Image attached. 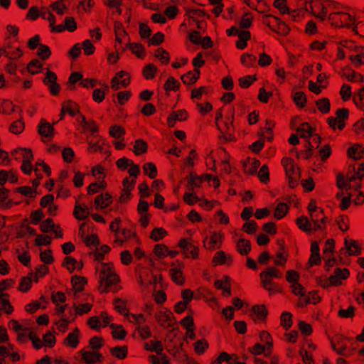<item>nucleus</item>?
Listing matches in <instances>:
<instances>
[{
	"mask_svg": "<svg viewBox=\"0 0 364 364\" xmlns=\"http://www.w3.org/2000/svg\"><path fill=\"white\" fill-rule=\"evenodd\" d=\"M224 237L221 232H213L210 235V241L208 242V237L203 240L204 247L208 250H213L215 247H219Z\"/></svg>",
	"mask_w": 364,
	"mask_h": 364,
	"instance_id": "nucleus-7",
	"label": "nucleus"
},
{
	"mask_svg": "<svg viewBox=\"0 0 364 364\" xmlns=\"http://www.w3.org/2000/svg\"><path fill=\"white\" fill-rule=\"evenodd\" d=\"M73 215L76 219L84 220L90 215V210L86 205H81L76 203L73 210Z\"/></svg>",
	"mask_w": 364,
	"mask_h": 364,
	"instance_id": "nucleus-25",
	"label": "nucleus"
},
{
	"mask_svg": "<svg viewBox=\"0 0 364 364\" xmlns=\"http://www.w3.org/2000/svg\"><path fill=\"white\" fill-rule=\"evenodd\" d=\"M110 353L114 357L118 359H124L127 355L128 348L126 346H115L110 349Z\"/></svg>",
	"mask_w": 364,
	"mask_h": 364,
	"instance_id": "nucleus-37",
	"label": "nucleus"
},
{
	"mask_svg": "<svg viewBox=\"0 0 364 364\" xmlns=\"http://www.w3.org/2000/svg\"><path fill=\"white\" fill-rule=\"evenodd\" d=\"M96 270L99 272V290L102 293L107 292L109 286L117 283L119 277L112 263L99 264L96 266Z\"/></svg>",
	"mask_w": 364,
	"mask_h": 364,
	"instance_id": "nucleus-4",
	"label": "nucleus"
},
{
	"mask_svg": "<svg viewBox=\"0 0 364 364\" xmlns=\"http://www.w3.org/2000/svg\"><path fill=\"white\" fill-rule=\"evenodd\" d=\"M259 338L261 341L266 346V348H267L268 353L266 354V356H269L272 348V338L271 335L267 331H263L260 332Z\"/></svg>",
	"mask_w": 364,
	"mask_h": 364,
	"instance_id": "nucleus-38",
	"label": "nucleus"
},
{
	"mask_svg": "<svg viewBox=\"0 0 364 364\" xmlns=\"http://www.w3.org/2000/svg\"><path fill=\"white\" fill-rule=\"evenodd\" d=\"M158 323L164 327H169L173 326L172 313L168 309H161L155 315Z\"/></svg>",
	"mask_w": 364,
	"mask_h": 364,
	"instance_id": "nucleus-8",
	"label": "nucleus"
},
{
	"mask_svg": "<svg viewBox=\"0 0 364 364\" xmlns=\"http://www.w3.org/2000/svg\"><path fill=\"white\" fill-rule=\"evenodd\" d=\"M113 304H114V309L119 313H120L121 314H123L124 316L127 314L128 309L127 307V301H124L122 299L117 298V299H114Z\"/></svg>",
	"mask_w": 364,
	"mask_h": 364,
	"instance_id": "nucleus-52",
	"label": "nucleus"
},
{
	"mask_svg": "<svg viewBox=\"0 0 364 364\" xmlns=\"http://www.w3.org/2000/svg\"><path fill=\"white\" fill-rule=\"evenodd\" d=\"M71 282L75 291L80 292L83 289L85 284L87 283V279L84 277L73 276Z\"/></svg>",
	"mask_w": 364,
	"mask_h": 364,
	"instance_id": "nucleus-40",
	"label": "nucleus"
},
{
	"mask_svg": "<svg viewBox=\"0 0 364 364\" xmlns=\"http://www.w3.org/2000/svg\"><path fill=\"white\" fill-rule=\"evenodd\" d=\"M298 6L299 7L296 9H289V12H287V14L294 21H296L297 18L303 17L306 14V10H304L301 6H300L299 4Z\"/></svg>",
	"mask_w": 364,
	"mask_h": 364,
	"instance_id": "nucleus-61",
	"label": "nucleus"
},
{
	"mask_svg": "<svg viewBox=\"0 0 364 364\" xmlns=\"http://www.w3.org/2000/svg\"><path fill=\"white\" fill-rule=\"evenodd\" d=\"M158 69L154 64L149 63L143 69V75L146 80H151L154 77Z\"/></svg>",
	"mask_w": 364,
	"mask_h": 364,
	"instance_id": "nucleus-46",
	"label": "nucleus"
},
{
	"mask_svg": "<svg viewBox=\"0 0 364 364\" xmlns=\"http://www.w3.org/2000/svg\"><path fill=\"white\" fill-rule=\"evenodd\" d=\"M112 203L111 196L106 193L97 196L95 200V208H105Z\"/></svg>",
	"mask_w": 364,
	"mask_h": 364,
	"instance_id": "nucleus-23",
	"label": "nucleus"
},
{
	"mask_svg": "<svg viewBox=\"0 0 364 364\" xmlns=\"http://www.w3.org/2000/svg\"><path fill=\"white\" fill-rule=\"evenodd\" d=\"M80 336V331L77 328H75L72 332L69 333L63 341V344L71 348H76L79 344V338Z\"/></svg>",
	"mask_w": 364,
	"mask_h": 364,
	"instance_id": "nucleus-13",
	"label": "nucleus"
},
{
	"mask_svg": "<svg viewBox=\"0 0 364 364\" xmlns=\"http://www.w3.org/2000/svg\"><path fill=\"white\" fill-rule=\"evenodd\" d=\"M237 250L242 255H247L251 250V245L249 240L240 239L237 242Z\"/></svg>",
	"mask_w": 364,
	"mask_h": 364,
	"instance_id": "nucleus-35",
	"label": "nucleus"
},
{
	"mask_svg": "<svg viewBox=\"0 0 364 364\" xmlns=\"http://www.w3.org/2000/svg\"><path fill=\"white\" fill-rule=\"evenodd\" d=\"M54 128L48 122L44 119H41L38 124V133L47 138H51L53 136Z\"/></svg>",
	"mask_w": 364,
	"mask_h": 364,
	"instance_id": "nucleus-19",
	"label": "nucleus"
},
{
	"mask_svg": "<svg viewBox=\"0 0 364 364\" xmlns=\"http://www.w3.org/2000/svg\"><path fill=\"white\" fill-rule=\"evenodd\" d=\"M63 112H66L71 116H75L78 111L77 105L72 101H66L63 103Z\"/></svg>",
	"mask_w": 364,
	"mask_h": 364,
	"instance_id": "nucleus-45",
	"label": "nucleus"
},
{
	"mask_svg": "<svg viewBox=\"0 0 364 364\" xmlns=\"http://www.w3.org/2000/svg\"><path fill=\"white\" fill-rule=\"evenodd\" d=\"M280 19L276 16L267 14L263 16L262 22L273 31L277 28Z\"/></svg>",
	"mask_w": 364,
	"mask_h": 364,
	"instance_id": "nucleus-33",
	"label": "nucleus"
},
{
	"mask_svg": "<svg viewBox=\"0 0 364 364\" xmlns=\"http://www.w3.org/2000/svg\"><path fill=\"white\" fill-rule=\"evenodd\" d=\"M161 357L158 358L154 355H151L149 356V360L152 364H170L168 357L163 354L160 355Z\"/></svg>",
	"mask_w": 364,
	"mask_h": 364,
	"instance_id": "nucleus-64",
	"label": "nucleus"
},
{
	"mask_svg": "<svg viewBox=\"0 0 364 364\" xmlns=\"http://www.w3.org/2000/svg\"><path fill=\"white\" fill-rule=\"evenodd\" d=\"M326 21L336 28H352L356 33H358V26L361 24L360 22L357 23L355 16L350 13L347 6L336 1Z\"/></svg>",
	"mask_w": 364,
	"mask_h": 364,
	"instance_id": "nucleus-2",
	"label": "nucleus"
},
{
	"mask_svg": "<svg viewBox=\"0 0 364 364\" xmlns=\"http://www.w3.org/2000/svg\"><path fill=\"white\" fill-rule=\"evenodd\" d=\"M130 83V76L126 71H120L117 73L112 79L111 87L114 90H118L121 87H126Z\"/></svg>",
	"mask_w": 364,
	"mask_h": 364,
	"instance_id": "nucleus-6",
	"label": "nucleus"
},
{
	"mask_svg": "<svg viewBox=\"0 0 364 364\" xmlns=\"http://www.w3.org/2000/svg\"><path fill=\"white\" fill-rule=\"evenodd\" d=\"M259 165V160L248 158L243 162L244 171L250 175L254 174L257 172Z\"/></svg>",
	"mask_w": 364,
	"mask_h": 364,
	"instance_id": "nucleus-20",
	"label": "nucleus"
},
{
	"mask_svg": "<svg viewBox=\"0 0 364 364\" xmlns=\"http://www.w3.org/2000/svg\"><path fill=\"white\" fill-rule=\"evenodd\" d=\"M110 327L113 329L112 334L114 338L122 340L125 337L127 332L121 325L114 323L110 324Z\"/></svg>",
	"mask_w": 364,
	"mask_h": 364,
	"instance_id": "nucleus-44",
	"label": "nucleus"
},
{
	"mask_svg": "<svg viewBox=\"0 0 364 364\" xmlns=\"http://www.w3.org/2000/svg\"><path fill=\"white\" fill-rule=\"evenodd\" d=\"M148 145L146 142L142 139H137L134 142L133 151L136 155H141L146 152Z\"/></svg>",
	"mask_w": 364,
	"mask_h": 364,
	"instance_id": "nucleus-41",
	"label": "nucleus"
},
{
	"mask_svg": "<svg viewBox=\"0 0 364 364\" xmlns=\"http://www.w3.org/2000/svg\"><path fill=\"white\" fill-rule=\"evenodd\" d=\"M334 248V240L332 239H328L325 244V247L323 248V259H326V265L328 267H331L335 263V259L331 258V253Z\"/></svg>",
	"mask_w": 364,
	"mask_h": 364,
	"instance_id": "nucleus-16",
	"label": "nucleus"
},
{
	"mask_svg": "<svg viewBox=\"0 0 364 364\" xmlns=\"http://www.w3.org/2000/svg\"><path fill=\"white\" fill-rule=\"evenodd\" d=\"M134 233L129 229H122L117 233L115 236L114 242L122 245L124 241L134 236Z\"/></svg>",
	"mask_w": 364,
	"mask_h": 364,
	"instance_id": "nucleus-31",
	"label": "nucleus"
},
{
	"mask_svg": "<svg viewBox=\"0 0 364 364\" xmlns=\"http://www.w3.org/2000/svg\"><path fill=\"white\" fill-rule=\"evenodd\" d=\"M92 305L90 303H85L80 305L73 304L75 313H73L75 317L76 316H82L84 314H87L92 309Z\"/></svg>",
	"mask_w": 364,
	"mask_h": 364,
	"instance_id": "nucleus-42",
	"label": "nucleus"
},
{
	"mask_svg": "<svg viewBox=\"0 0 364 364\" xmlns=\"http://www.w3.org/2000/svg\"><path fill=\"white\" fill-rule=\"evenodd\" d=\"M231 262V257L227 255L223 251L217 252L213 259L214 265L229 264Z\"/></svg>",
	"mask_w": 364,
	"mask_h": 364,
	"instance_id": "nucleus-29",
	"label": "nucleus"
},
{
	"mask_svg": "<svg viewBox=\"0 0 364 364\" xmlns=\"http://www.w3.org/2000/svg\"><path fill=\"white\" fill-rule=\"evenodd\" d=\"M316 105L318 109L322 114H327L330 112L331 103H330V100L326 97H323V98L318 100L316 102Z\"/></svg>",
	"mask_w": 364,
	"mask_h": 364,
	"instance_id": "nucleus-39",
	"label": "nucleus"
},
{
	"mask_svg": "<svg viewBox=\"0 0 364 364\" xmlns=\"http://www.w3.org/2000/svg\"><path fill=\"white\" fill-rule=\"evenodd\" d=\"M348 156L353 160H360L364 156V147L359 144H355L348 148Z\"/></svg>",
	"mask_w": 364,
	"mask_h": 364,
	"instance_id": "nucleus-18",
	"label": "nucleus"
},
{
	"mask_svg": "<svg viewBox=\"0 0 364 364\" xmlns=\"http://www.w3.org/2000/svg\"><path fill=\"white\" fill-rule=\"evenodd\" d=\"M0 112L10 114L14 112V105L13 102L9 100H3L0 102Z\"/></svg>",
	"mask_w": 364,
	"mask_h": 364,
	"instance_id": "nucleus-48",
	"label": "nucleus"
},
{
	"mask_svg": "<svg viewBox=\"0 0 364 364\" xmlns=\"http://www.w3.org/2000/svg\"><path fill=\"white\" fill-rule=\"evenodd\" d=\"M12 48L11 43H6L4 46L0 47V57L4 55L11 60H16L19 58L23 55V51L19 47L15 48L14 52H11L10 49Z\"/></svg>",
	"mask_w": 364,
	"mask_h": 364,
	"instance_id": "nucleus-11",
	"label": "nucleus"
},
{
	"mask_svg": "<svg viewBox=\"0 0 364 364\" xmlns=\"http://www.w3.org/2000/svg\"><path fill=\"white\" fill-rule=\"evenodd\" d=\"M155 255L158 257H165L168 256L169 253L168 248L163 244H157L155 245L154 249Z\"/></svg>",
	"mask_w": 364,
	"mask_h": 364,
	"instance_id": "nucleus-62",
	"label": "nucleus"
},
{
	"mask_svg": "<svg viewBox=\"0 0 364 364\" xmlns=\"http://www.w3.org/2000/svg\"><path fill=\"white\" fill-rule=\"evenodd\" d=\"M106 183L104 181L92 183L87 187L88 194L97 193L100 190L105 188Z\"/></svg>",
	"mask_w": 364,
	"mask_h": 364,
	"instance_id": "nucleus-60",
	"label": "nucleus"
},
{
	"mask_svg": "<svg viewBox=\"0 0 364 364\" xmlns=\"http://www.w3.org/2000/svg\"><path fill=\"white\" fill-rule=\"evenodd\" d=\"M82 360L88 364H94L97 361H100L102 355L94 351H82Z\"/></svg>",
	"mask_w": 364,
	"mask_h": 364,
	"instance_id": "nucleus-24",
	"label": "nucleus"
},
{
	"mask_svg": "<svg viewBox=\"0 0 364 364\" xmlns=\"http://www.w3.org/2000/svg\"><path fill=\"white\" fill-rule=\"evenodd\" d=\"M143 170L144 173L150 178H155L157 176L156 166L151 162L144 164L143 166Z\"/></svg>",
	"mask_w": 364,
	"mask_h": 364,
	"instance_id": "nucleus-47",
	"label": "nucleus"
},
{
	"mask_svg": "<svg viewBox=\"0 0 364 364\" xmlns=\"http://www.w3.org/2000/svg\"><path fill=\"white\" fill-rule=\"evenodd\" d=\"M363 177V162L358 164L357 167L355 165L352 166V170L349 171L347 179L341 173L337 176L336 185L338 188L349 191L348 193V196L342 198L340 205L342 210H346L348 208L351 198L357 205L364 203V195L361 191Z\"/></svg>",
	"mask_w": 364,
	"mask_h": 364,
	"instance_id": "nucleus-1",
	"label": "nucleus"
},
{
	"mask_svg": "<svg viewBox=\"0 0 364 364\" xmlns=\"http://www.w3.org/2000/svg\"><path fill=\"white\" fill-rule=\"evenodd\" d=\"M188 117V114L185 109L174 111L168 117L167 124L170 127H173L176 121H184Z\"/></svg>",
	"mask_w": 364,
	"mask_h": 364,
	"instance_id": "nucleus-14",
	"label": "nucleus"
},
{
	"mask_svg": "<svg viewBox=\"0 0 364 364\" xmlns=\"http://www.w3.org/2000/svg\"><path fill=\"white\" fill-rule=\"evenodd\" d=\"M301 138H308L313 134V128L307 123H302L296 129Z\"/></svg>",
	"mask_w": 364,
	"mask_h": 364,
	"instance_id": "nucleus-36",
	"label": "nucleus"
},
{
	"mask_svg": "<svg viewBox=\"0 0 364 364\" xmlns=\"http://www.w3.org/2000/svg\"><path fill=\"white\" fill-rule=\"evenodd\" d=\"M58 79L57 75L48 70L46 73L45 78L43 79V83L48 87V90L51 95H58L60 90L59 84L56 82Z\"/></svg>",
	"mask_w": 364,
	"mask_h": 364,
	"instance_id": "nucleus-5",
	"label": "nucleus"
},
{
	"mask_svg": "<svg viewBox=\"0 0 364 364\" xmlns=\"http://www.w3.org/2000/svg\"><path fill=\"white\" fill-rule=\"evenodd\" d=\"M127 47L129 48V50L135 54L138 58H144V49L141 44L133 43H129Z\"/></svg>",
	"mask_w": 364,
	"mask_h": 364,
	"instance_id": "nucleus-54",
	"label": "nucleus"
},
{
	"mask_svg": "<svg viewBox=\"0 0 364 364\" xmlns=\"http://www.w3.org/2000/svg\"><path fill=\"white\" fill-rule=\"evenodd\" d=\"M183 266L182 264L178 263V264H173L171 265V267L169 270L170 276L172 279V280L178 284H183L184 283L185 279L183 274Z\"/></svg>",
	"mask_w": 364,
	"mask_h": 364,
	"instance_id": "nucleus-12",
	"label": "nucleus"
},
{
	"mask_svg": "<svg viewBox=\"0 0 364 364\" xmlns=\"http://www.w3.org/2000/svg\"><path fill=\"white\" fill-rule=\"evenodd\" d=\"M282 162L287 176L299 175V170L296 168L291 159L284 158L282 159Z\"/></svg>",
	"mask_w": 364,
	"mask_h": 364,
	"instance_id": "nucleus-22",
	"label": "nucleus"
},
{
	"mask_svg": "<svg viewBox=\"0 0 364 364\" xmlns=\"http://www.w3.org/2000/svg\"><path fill=\"white\" fill-rule=\"evenodd\" d=\"M168 235L167 231L163 228H155L150 234V238L155 241L164 239Z\"/></svg>",
	"mask_w": 364,
	"mask_h": 364,
	"instance_id": "nucleus-43",
	"label": "nucleus"
},
{
	"mask_svg": "<svg viewBox=\"0 0 364 364\" xmlns=\"http://www.w3.org/2000/svg\"><path fill=\"white\" fill-rule=\"evenodd\" d=\"M42 67V63L38 59H34L28 64L27 69L31 74L35 75L41 71Z\"/></svg>",
	"mask_w": 364,
	"mask_h": 364,
	"instance_id": "nucleus-51",
	"label": "nucleus"
},
{
	"mask_svg": "<svg viewBox=\"0 0 364 364\" xmlns=\"http://www.w3.org/2000/svg\"><path fill=\"white\" fill-rule=\"evenodd\" d=\"M37 55L41 58V60H46L50 56L51 51L48 46L41 44L39 45Z\"/></svg>",
	"mask_w": 364,
	"mask_h": 364,
	"instance_id": "nucleus-63",
	"label": "nucleus"
},
{
	"mask_svg": "<svg viewBox=\"0 0 364 364\" xmlns=\"http://www.w3.org/2000/svg\"><path fill=\"white\" fill-rule=\"evenodd\" d=\"M68 314V317L59 318L54 322L58 331L63 333H65L68 330L69 324L75 321V316L71 309H69Z\"/></svg>",
	"mask_w": 364,
	"mask_h": 364,
	"instance_id": "nucleus-10",
	"label": "nucleus"
},
{
	"mask_svg": "<svg viewBox=\"0 0 364 364\" xmlns=\"http://www.w3.org/2000/svg\"><path fill=\"white\" fill-rule=\"evenodd\" d=\"M108 90L109 87L107 85L105 86V90L95 89L92 92L93 100L97 103L102 102L105 97L106 92Z\"/></svg>",
	"mask_w": 364,
	"mask_h": 364,
	"instance_id": "nucleus-55",
	"label": "nucleus"
},
{
	"mask_svg": "<svg viewBox=\"0 0 364 364\" xmlns=\"http://www.w3.org/2000/svg\"><path fill=\"white\" fill-rule=\"evenodd\" d=\"M333 0H300L299 5L306 13L311 14L321 21H325L334 4Z\"/></svg>",
	"mask_w": 364,
	"mask_h": 364,
	"instance_id": "nucleus-3",
	"label": "nucleus"
},
{
	"mask_svg": "<svg viewBox=\"0 0 364 364\" xmlns=\"http://www.w3.org/2000/svg\"><path fill=\"white\" fill-rule=\"evenodd\" d=\"M364 86L358 89L357 93L353 96V102L360 109L363 108Z\"/></svg>",
	"mask_w": 364,
	"mask_h": 364,
	"instance_id": "nucleus-59",
	"label": "nucleus"
},
{
	"mask_svg": "<svg viewBox=\"0 0 364 364\" xmlns=\"http://www.w3.org/2000/svg\"><path fill=\"white\" fill-rule=\"evenodd\" d=\"M200 76V70L195 69L193 71H189L181 76V80L184 84L192 85L195 83Z\"/></svg>",
	"mask_w": 364,
	"mask_h": 364,
	"instance_id": "nucleus-28",
	"label": "nucleus"
},
{
	"mask_svg": "<svg viewBox=\"0 0 364 364\" xmlns=\"http://www.w3.org/2000/svg\"><path fill=\"white\" fill-rule=\"evenodd\" d=\"M348 276L349 271L347 269H335L333 274L328 277L331 287H336L341 284V280L347 279Z\"/></svg>",
	"mask_w": 364,
	"mask_h": 364,
	"instance_id": "nucleus-9",
	"label": "nucleus"
},
{
	"mask_svg": "<svg viewBox=\"0 0 364 364\" xmlns=\"http://www.w3.org/2000/svg\"><path fill=\"white\" fill-rule=\"evenodd\" d=\"M256 56L252 54L244 53L240 58V61L246 67H252L256 62Z\"/></svg>",
	"mask_w": 364,
	"mask_h": 364,
	"instance_id": "nucleus-57",
	"label": "nucleus"
},
{
	"mask_svg": "<svg viewBox=\"0 0 364 364\" xmlns=\"http://www.w3.org/2000/svg\"><path fill=\"white\" fill-rule=\"evenodd\" d=\"M162 64H168L170 61L169 53L163 48H159L154 54Z\"/></svg>",
	"mask_w": 364,
	"mask_h": 364,
	"instance_id": "nucleus-49",
	"label": "nucleus"
},
{
	"mask_svg": "<svg viewBox=\"0 0 364 364\" xmlns=\"http://www.w3.org/2000/svg\"><path fill=\"white\" fill-rule=\"evenodd\" d=\"M289 207L285 203H279L275 208L274 217L277 219H282L288 212Z\"/></svg>",
	"mask_w": 364,
	"mask_h": 364,
	"instance_id": "nucleus-56",
	"label": "nucleus"
},
{
	"mask_svg": "<svg viewBox=\"0 0 364 364\" xmlns=\"http://www.w3.org/2000/svg\"><path fill=\"white\" fill-rule=\"evenodd\" d=\"M262 286L264 289L269 292V294L274 293L279 290V286L272 282L273 279L268 277L267 274H259Z\"/></svg>",
	"mask_w": 364,
	"mask_h": 364,
	"instance_id": "nucleus-15",
	"label": "nucleus"
},
{
	"mask_svg": "<svg viewBox=\"0 0 364 364\" xmlns=\"http://www.w3.org/2000/svg\"><path fill=\"white\" fill-rule=\"evenodd\" d=\"M310 214V221L314 226V231H316L322 228V224L325 223L326 217L321 215L318 212H313Z\"/></svg>",
	"mask_w": 364,
	"mask_h": 364,
	"instance_id": "nucleus-21",
	"label": "nucleus"
},
{
	"mask_svg": "<svg viewBox=\"0 0 364 364\" xmlns=\"http://www.w3.org/2000/svg\"><path fill=\"white\" fill-rule=\"evenodd\" d=\"M115 33V41L118 46L122 43V38L127 35V32L123 28L122 23L120 22H115L114 25Z\"/></svg>",
	"mask_w": 364,
	"mask_h": 364,
	"instance_id": "nucleus-32",
	"label": "nucleus"
},
{
	"mask_svg": "<svg viewBox=\"0 0 364 364\" xmlns=\"http://www.w3.org/2000/svg\"><path fill=\"white\" fill-rule=\"evenodd\" d=\"M110 250V247L107 245H102L100 249H96L93 252L94 259L98 262L102 261L104 259L105 254L108 253Z\"/></svg>",
	"mask_w": 364,
	"mask_h": 364,
	"instance_id": "nucleus-58",
	"label": "nucleus"
},
{
	"mask_svg": "<svg viewBox=\"0 0 364 364\" xmlns=\"http://www.w3.org/2000/svg\"><path fill=\"white\" fill-rule=\"evenodd\" d=\"M203 181V176H196L193 174L190 175V178L188 181V189L191 191H193L196 188H198L200 186V184Z\"/></svg>",
	"mask_w": 364,
	"mask_h": 364,
	"instance_id": "nucleus-53",
	"label": "nucleus"
},
{
	"mask_svg": "<svg viewBox=\"0 0 364 364\" xmlns=\"http://www.w3.org/2000/svg\"><path fill=\"white\" fill-rule=\"evenodd\" d=\"M355 308L349 306L347 309L341 308L338 311V317L341 318H352L355 316Z\"/></svg>",
	"mask_w": 364,
	"mask_h": 364,
	"instance_id": "nucleus-50",
	"label": "nucleus"
},
{
	"mask_svg": "<svg viewBox=\"0 0 364 364\" xmlns=\"http://www.w3.org/2000/svg\"><path fill=\"white\" fill-rule=\"evenodd\" d=\"M145 349L149 351H154L157 355H162L164 347L162 343L159 341H150L145 343Z\"/></svg>",
	"mask_w": 364,
	"mask_h": 364,
	"instance_id": "nucleus-30",
	"label": "nucleus"
},
{
	"mask_svg": "<svg viewBox=\"0 0 364 364\" xmlns=\"http://www.w3.org/2000/svg\"><path fill=\"white\" fill-rule=\"evenodd\" d=\"M349 112L348 109L341 108L336 112V117L338 119V129L343 130L346 126V121L348 118Z\"/></svg>",
	"mask_w": 364,
	"mask_h": 364,
	"instance_id": "nucleus-27",
	"label": "nucleus"
},
{
	"mask_svg": "<svg viewBox=\"0 0 364 364\" xmlns=\"http://www.w3.org/2000/svg\"><path fill=\"white\" fill-rule=\"evenodd\" d=\"M296 224L299 228L304 231L311 232L314 230V226L310 220L304 216L299 217L296 219Z\"/></svg>",
	"mask_w": 364,
	"mask_h": 364,
	"instance_id": "nucleus-34",
	"label": "nucleus"
},
{
	"mask_svg": "<svg viewBox=\"0 0 364 364\" xmlns=\"http://www.w3.org/2000/svg\"><path fill=\"white\" fill-rule=\"evenodd\" d=\"M11 154L16 160H22V162L25 159H33L31 149L27 148H17L12 151Z\"/></svg>",
	"mask_w": 364,
	"mask_h": 364,
	"instance_id": "nucleus-17",
	"label": "nucleus"
},
{
	"mask_svg": "<svg viewBox=\"0 0 364 364\" xmlns=\"http://www.w3.org/2000/svg\"><path fill=\"white\" fill-rule=\"evenodd\" d=\"M346 250L345 252H348L349 255H356L360 253L361 247L358 245V242L353 240H345Z\"/></svg>",
	"mask_w": 364,
	"mask_h": 364,
	"instance_id": "nucleus-26",
	"label": "nucleus"
}]
</instances>
